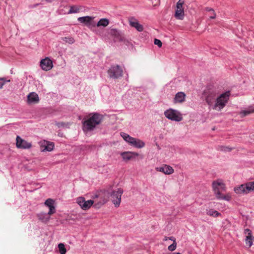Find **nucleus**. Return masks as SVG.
<instances>
[{
  "label": "nucleus",
  "mask_w": 254,
  "mask_h": 254,
  "mask_svg": "<svg viewBox=\"0 0 254 254\" xmlns=\"http://www.w3.org/2000/svg\"><path fill=\"white\" fill-rule=\"evenodd\" d=\"M205 101L210 107L214 110L220 111L227 104L230 96V91H227L216 96V93L214 91H205Z\"/></svg>",
  "instance_id": "1"
},
{
  "label": "nucleus",
  "mask_w": 254,
  "mask_h": 254,
  "mask_svg": "<svg viewBox=\"0 0 254 254\" xmlns=\"http://www.w3.org/2000/svg\"><path fill=\"white\" fill-rule=\"evenodd\" d=\"M103 119V116L98 113L90 114L82 121L83 130L84 132L93 130L97 125L101 123Z\"/></svg>",
  "instance_id": "2"
},
{
  "label": "nucleus",
  "mask_w": 254,
  "mask_h": 254,
  "mask_svg": "<svg viewBox=\"0 0 254 254\" xmlns=\"http://www.w3.org/2000/svg\"><path fill=\"white\" fill-rule=\"evenodd\" d=\"M212 186L214 193L217 199L226 201H230L231 199V195L229 193L224 195L221 192V191L226 190L225 185L221 180L213 181Z\"/></svg>",
  "instance_id": "3"
},
{
  "label": "nucleus",
  "mask_w": 254,
  "mask_h": 254,
  "mask_svg": "<svg viewBox=\"0 0 254 254\" xmlns=\"http://www.w3.org/2000/svg\"><path fill=\"white\" fill-rule=\"evenodd\" d=\"M110 196V192L106 190H100L97 191L93 196L94 207L99 208L108 201Z\"/></svg>",
  "instance_id": "4"
},
{
  "label": "nucleus",
  "mask_w": 254,
  "mask_h": 254,
  "mask_svg": "<svg viewBox=\"0 0 254 254\" xmlns=\"http://www.w3.org/2000/svg\"><path fill=\"white\" fill-rule=\"evenodd\" d=\"M121 135L126 141L135 147L142 148L145 146V143L143 141L139 139L132 137L127 133L121 132Z\"/></svg>",
  "instance_id": "5"
},
{
  "label": "nucleus",
  "mask_w": 254,
  "mask_h": 254,
  "mask_svg": "<svg viewBox=\"0 0 254 254\" xmlns=\"http://www.w3.org/2000/svg\"><path fill=\"white\" fill-rule=\"evenodd\" d=\"M164 114L166 118L171 121L179 122L183 120L182 114L175 109H169L164 112Z\"/></svg>",
  "instance_id": "6"
},
{
  "label": "nucleus",
  "mask_w": 254,
  "mask_h": 254,
  "mask_svg": "<svg viewBox=\"0 0 254 254\" xmlns=\"http://www.w3.org/2000/svg\"><path fill=\"white\" fill-rule=\"evenodd\" d=\"M253 190H254V181L242 184L234 188V191L237 194H247Z\"/></svg>",
  "instance_id": "7"
},
{
  "label": "nucleus",
  "mask_w": 254,
  "mask_h": 254,
  "mask_svg": "<svg viewBox=\"0 0 254 254\" xmlns=\"http://www.w3.org/2000/svg\"><path fill=\"white\" fill-rule=\"evenodd\" d=\"M124 190L121 188H118L117 190H114L110 194L111 197L112 202L115 205V207H119L120 205L121 201V197L123 194Z\"/></svg>",
  "instance_id": "8"
},
{
  "label": "nucleus",
  "mask_w": 254,
  "mask_h": 254,
  "mask_svg": "<svg viewBox=\"0 0 254 254\" xmlns=\"http://www.w3.org/2000/svg\"><path fill=\"white\" fill-rule=\"evenodd\" d=\"M108 73L110 77L117 79L123 76V71L119 65H114L108 69Z\"/></svg>",
  "instance_id": "9"
},
{
  "label": "nucleus",
  "mask_w": 254,
  "mask_h": 254,
  "mask_svg": "<svg viewBox=\"0 0 254 254\" xmlns=\"http://www.w3.org/2000/svg\"><path fill=\"white\" fill-rule=\"evenodd\" d=\"M183 4L184 1L182 0H179L177 3L175 17L178 19L183 20L184 17Z\"/></svg>",
  "instance_id": "10"
},
{
  "label": "nucleus",
  "mask_w": 254,
  "mask_h": 254,
  "mask_svg": "<svg viewBox=\"0 0 254 254\" xmlns=\"http://www.w3.org/2000/svg\"><path fill=\"white\" fill-rule=\"evenodd\" d=\"M16 146L18 148L29 149L31 147L32 144L31 143L22 139L20 136H17Z\"/></svg>",
  "instance_id": "11"
},
{
  "label": "nucleus",
  "mask_w": 254,
  "mask_h": 254,
  "mask_svg": "<svg viewBox=\"0 0 254 254\" xmlns=\"http://www.w3.org/2000/svg\"><path fill=\"white\" fill-rule=\"evenodd\" d=\"M40 66L44 70L48 71L53 67V62L49 58H46L41 60Z\"/></svg>",
  "instance_id": "12"
},
{
  "label": "nucleus",
  "mask_w": 254,
  "mask_h": 254,
  "mask_svg": "<svg viewBox=\"0 0 254 254\" xmlns=\"http://www.w3.org/2000/svg\"><path fill=\"white\" fill-rule=\"evenodd\" d=\"M244 234L246 235L245 239L246 244L249 248H250L253 245L254 237L252 235V231L249 229H245Z\"/></svg>",
  "instance_id": "13"
},
{
  "label": "nucleus",
  "mask_w": 254,
  "mask_h": 254,
  "mask_svg": "<svg viewBox=\"0 0 254 254\" xmlns=\"http://www.w3.org/2000/svg\"><path fill=\"white\" fill-rule=\"evenodd\" d=\"M157 171L161 172L166 175H170L174 173L173 168L169 165H164L161 167H157L155 168Z\"/></svg>",
  "instance_id": "14"
},
{
  "label": "nucleus",
  "mask_w": 254,
  "mask_h": 254,
  "mask_svg": "<svg viewBox=\"0 0 254 254\" xmlns=\"http://www.w3.org/2000/svg\"><path fill=\"white\" fill-rule=\"evenodd\" d=\"M129 23L131 27L135 28L139 32L143 30V26L139 24L138 21L133 17L129 18Z\"/></svg>",
  "instance_id": "15"
},
{
  "label": "nucleus",
  "mask_w": 254,
  "mask_h": 254,
  "mask_svg": "<svg viewBox=\"0 0 254 254\" xmlns=\"http://www.w3.org/2000/svg\"><path fill=\"white\" fill-rule=\"evenodd\" d=\"M121 155L124 160L128 161L138 156L139 154L135 152L126 151L122 152Z\"/></svg>",
  "instance_id": "16"
},
{
  "label": "nucleus",
  "mask_w": 254,
  "mask_h": 254,
  "mask_svg": "<svg viewBox=\"0 0 254 254\" xmlns=\"http://www.w3.org/2000/svg\"><path fill=\"white\" fill-rule=\"evenodd\" d=\"M54 201L51 198L47 199L45 202V205L49 207L48 214L52 215L56 212V208L54 205Z\"/></svg>",
  "instance_id": "17"
},
{
  "label": "nucleus",
  "mask_w": 254,
  "mask_h": 254,
  "mask_svg": "<svg viewBox=\"0 0 254 254\" xmlns=\"http://www.w3.org/2000/svg\"><path fill=\"white\" fill-rule=\"evenodd\" d=\"M41 147L43 148L42 151H51L54 147V143L52 142L44 141L41 143Z\"/></svg>",
  "instance_id": "18"
},
{
  "label": "nucleus",
  "mask_w": 254,
  "mask_h": 254,
  "mask_svg": "<svg viewBox=\"0 0 254 254\" xmlns=\"http://www.w3.org/2000/svg\"><path fill=\"white\" fill-rule=\"evenodd\" d=\"M39 100L38 95L35 92H31L27 96V101L29 103H37Z\"/></svg>",
  "instance_id": "19"
},
{
  "label": "nucleus",
  "mask_w": 254,
  "mask_h": 254,
  "mask_svg": "<svg viewBox=\"0 0 254 254\" xmlns=\"http://www.w3.org/2000/svg\"><path fill=\"white\" fill-rule=\"evenodd\" d=\"M186 98V94L182 92H180L176 94L174 98V102L175 103H183L185 101Z\"/></svg>",
  "instance_id": "20"
},
{
  "label": "nucleus",
  "mask_w": 254,
  "mask_h": 254,
  "mask_svg": "<svg viewBox=\"0 0 254 254\" xmlns=\"http://www.w3.org/2000/svg\"><path fill=\"white\" fill-rule=\"evenodd\" d=\"M51 215L49 214L48 213L41 212L37 215V217L38 219L42 221L43 222L46 223L48 222L50 219V216Z\"/></svg>",
  "instance_id": "21"
},
{
  "label": "nucleus",
  "mask_w": 254,
  "mask_h": 254,
  "mask_svg": "<svg viewBox=\"0 0 254 254\" xmlns=\"http://www.w3.org/2000/svg\"><path fill=\"white\" fill-rule=\"evenodd\" d=\"M254 113V104L249 107V108L247 110L242 111L240 113V115H241V117L243 118L245 116H248V115H249L252 113Z\"/></svg>",
  "instance_id": "22"
},
{
  "label": "nucleus",
  "mask_w": 254,
  "mask_h": 254,
  "mask_svg": "<svg viewBox=\"0 0 254 254\" xmlns=\"http://www.w3.org/2000/svg\"><path fill=\"white\" fill-rule=\"evenodd\" d=\"M94 19L93 17L86 16L83 17H80L78 18V21L81 23L85 24L87 26L88 25L90 21Z\"/></svg>",
  "instance_id": "23"
},
{
  "label": "nucleus",
  "mask_w": 254,
  "mask_h": 254,
  "mask_svg": "<svg viewBox=\"0 0 254 254\" xmlns=\"http://www.w3.org/2000/svg\"><path fill=\"white\" fill-rule=\"evenodd\" d=\"M110 34L111 36L114 37L115 38H117V39H121V40H122V37L121 34H120V32L116 29H111L110 32Z\"/></svg>",
  "instance_id": "24"
},
{
  "label": "nucleus",
  "mask_w": 254,
  "mask_h": 254,
  "mask_svg": "<svg viewBox=\"0 0 254 254\" xmlns=\"http://www.w3.org/2000/svg\"><path fill=\"white\" fill-rule=\"evenodd\" d=\"M94 201L93 200H88L85 201L82 204V207L81 208L83 210H87L90 208V207L94 205Z\"/></svg>",
  "instance_id": "25"
},
{
  "label": "nucleus",
  "mask_w": 254,
  "mask_h": 254,
  "mask_svg": "<svg viewBox=\"0 0 254 254\" xmlns=\"http://www.w3.org/2000/svg\"><path fill=\"white\" fill-rule=\"evenodd\" d=\"M109 21L107 18L101 19L97 23V27L103 26L106 27L108 25Z\"/></svg>",
  "instance_id": "26"
},
{
  "label": "nucleus",
  "mask_w": 254,
  "mask_h": 254,
  "mask_svg": "<svg viewBox=\"0 0 254 254\" xmlns=\"http://www.w3.org/2000/svg\"><path fill=\"white\" fill-rule=\"evenodd\" d=\"M206 214L208 215L214 217H218L220 215V213L216 210H214L212 209H210L206 210Z\"/></svg>",
  "instance_id": "27"
},
{
  "label": "nucleus",
  "mask_w": 254,
  "mask_h": 254,
  "mask_svg": "<svg viewBox=\"0 0 254 254\" xmlns=\"http://www.w3.org/2000/svg\"><path fill=\"white\" fill-rule=\"evenodd\" d=\"M205 10L207 11L208 13H212V15H210V19H214L216 18V14L213 8L209 7H206L205 8Z\"/></svg>",
  "instance_id": "28"
},
{
  "label": "nucleus",
  "mask_w": 254,
  "mask_h": 254,
  "mask_svg": "<svg viewBox=\"0 0 254 254\" xmlns=\"http://www.w3.org/2000/svg\"><path fill=\"white\" fill-rule=\"evenodd\" d=\"M59 252L61 254H65L66 250L64 244L60 243L58 245Z\"/></svg>",
  "instance_id": "29"
},
{
  "label": "nucleus",
  "mask_w": 254,
  "mask_h": 254,
  "mask_svg": "<svg viewBox=\"0 0 254 254\" xmlns=\"http://www.w3.org/2000/svg\"><path fill=\"white\" fill-rule=\"evenodd\" d=\"M63 40L69 44H73L74 42V39L71 37H65L62 38Z\"/></svg>",
  "instance_id": "30"
},
{
  "label": "nucleus",
  "mask_w": 254,
  "mask_h": 254,
  "mask_svg": "<svg viewBox=\"0 0 254 254\" xmlns=\"http://www.w3.org/2000/svg\"><path fill=\"white\" fill-rule=\"evenodd\" d=\"M79 11V8L77 7L72 6L70 7V8L68 11V13H77Z\"/></svg>",
  "instance_id": "31"
},
{
  "label": "nucleus",
  "mask_w": 254,
  "mask_h": 254,
  "mask_svg": "<svg viewBox=\"0 0 254 254\" xmlns=\"http://www.w3.org/2000/svg\"><path fill=\"white\" fill-rule=\"evenodd\" d=\"M85 198L83 197H79L77 199V203L81 208L82 207V204L85 202Z\"/></svg>",
  "instance_id": "32"
},
{
  "label": "nucleus",
  "mask_w": 254,
  "mask_h": 254,
  "mask_svg": "<svg viewBox=\"0 0 254 254\" xmlns=\"http://www.w3.org/2000/svg\"><path fill=\"white\" fill-rule=\"evenodd\" d=\"M87 26L89 28L95 27V26H97V23L93 20V19H92L90 21V22H89L88 25H87Z\"/></svg>",
  "instance_id": "33"
},
{
  "label": "nucleus",
  "mask_w": 254,
  "mask_h": 254,
  "mask_svg": "<svg viewBox=\"0 0 254 254\" xmlns=\"http://www.w3.org/2000/svg\"><path fill=\"white\" fill-rule=\"evenodd\" d=\"M6 82H10V80H5L4 78H0V89L2 88Z\"/></svg>",
  "instance_id": "34"
},
{
  "label": "nucleus",
  "mask_w": 254,
  "mask_h": 254,
  "mask_svg": "<svg viewBox=\"0 0 254 254\" xmlns=\"http://www.w3.org/2000/svg\"><path fill=\"white\" fill-rule=\"evenodd\" d=\"M177 243H173L172 245H170L168 249L170 251H173L176 249Z\"/></svg>",
  "instance_id": "35"
},
{
  "label": "nucleus",
  "mask_w": 254,
  "mask_h": 254,
  "mask_svg": "<svg viewBox=\"0 0 254 254\" xmlns=\"http://www.w3.org/2000/svg\"><path fill=\"white\" fill-rule=\"evenodd\" d=\"M219 149L223 151H230L232 150V148L229 147L221 146H220Z\"/></svg>",
  "instance_id": "36"
},
{
  "label": "nucleus",
  "mask_w": 254,
  "mask_h": 254,
  "mask_svg": "<svg viewBox=\"0 0 254 254\" xmlns=\"http://www.w3.org/2000/svg\"><path fill=\"white\" fill-rule=\"evenodd\" d=\"M154 43L155 45H157L159 48L161 47L162 45V42L157 39H154Z\"/></svg>",
  "instance_id": "37"
},
{
  "label": "nucleus",
  "mask_w": 254,
  "mask_h": 254,
  "mask_svg": "<svg viewBox=\"0 0 254 254\" xmlns=\"http://www.w3.org/2000/svg\"><path fill=\"white\" fill-rule=\"evenodd\" d=\"M64 124H65L63 122H60V123H56V125L58 127H63V126H64Z\"/></svg>",
  "instance_id": "38"
},
{
  "label": "nucleus",
  "mask_w": 254,
  "mask_h": 254,
  "mask_svg": "<svg viewBox=\"0 0 254 254\" xmlns=\"http://www.w3.org/2000/svg\"><path fill=\"white\" fill-rule=\"evenodd\" d=\"M169 239L172 241L173 242V243H176V239L174 237H170L169 238Z\"/></svg>",
  "instance_id": "39"
},
{
  "label": "nucleus",
  "mask_w": 254,
  "mask_h": 254,
  "mask_svg": "<svg viewBox=\"0 0 254 254\" xmlns=\"http://www.w3.org/2000/svg\"><path fill=\"white\" fill-rule=\"evenodd\" d=\"M169 237H165V238H164V241H167L168 239H169Z\"/></svg>",
  "instance_id": "40"
},
{
  "label": "nucleus",
  "mask_w": 254,
  "mask_h": 254,
  "mask_svg": "<svg viewBox=\"0 0 254 254\" xmlns=\"http://www.w3.org/2000/svg\"><path fill=\"white\" fill-rule=\"evenodd\" d=\"M46 0L48 2H52L53 0Z\"/></svg>",
  "instance_id": "41"
},
{
  "label": "nucleus",
  "mask_w": 254,
  "mask_h": 254,
  "mask_svg": "<svg viewBox=\"0 0 254 254\" xmlns=\"http://www.w3.org/2000/svg\"><path fill=\"white\" fill-rule=\"evenodd\" d=\"M172 254H181L180 253H173Z\"/></svg>",
  "instance_id": "42"
},
{
  "label": "nucleus",
  "mask_w": 254,
  "mask_h": 254,
  "mask_svg": "<svg viewBox=\"0 0 254 254\" xmlns=\"http://www.w3.org/2000/svg\"><path fill=\"white\" fill-rule=\"evenodd\" d=\"M209 16L210 17V15H212V13H208Z\"/></svg>",
  "instance_id": "43"
}]
</instances>
